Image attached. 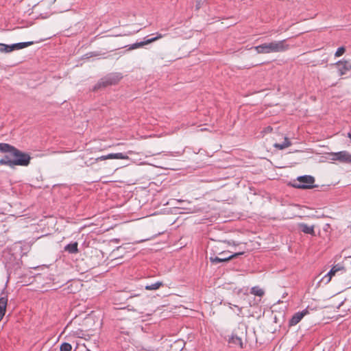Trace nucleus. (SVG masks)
Listing matches in <instances>:
<instances>
[{"label": "nucleus", "mask_w": 351, "mask_h": 351, "mask_svg": "<svg viewBox=\"0 0 351 351\" xmlns=\"http://www.w3.org/2000/svg\"><path fill=\"white\" fill-rule=\"evenodd\" d=\"M330 156L332 160H338L343 163H351V154L347 151L332 152Z\"/></svg>", "instance_id": "nucleus-6"}, {"label": "nucleus", "mask_w": 351, "mask_h": 351, "mask_svg": "<svg viewBox=\"0 0 351 351\" xmlns=\"http://www.w3.org/2000/svg\"><path fill=\"white\" fill-rule=\"evenodd\" d=\"M250 293L254 295H257V296H263L265 293L263 289H261L259 287H253L251 290H250Z\"/></svg>", "instance_id": "nucleus-19"}, {"label": "nucleus", "mask_w": 351, "mask_h": 351, "mask_svg": "<svg viewBox=\"0 0 351 351\" xmlns=\"http://www.w3.org/2000/svg\"><path fill=\"white\" fill-rule=\"evenodd\" d=\"M93 56H96V54H93V53H91L90 56V57H93Z\"/></svg>", "instance_id": "nucleus-28"}, {"label": "nucleus", "mask_w": 351, "mask_h": 351, "mask_svg": "<svg viewBox=\"0 0 351 351\" xmlns=\"http://www.w3.org/2000/svg\"><path fill=\"white\" fill-rule=\"evenodd\" d=\"M107 159H108V154L107 155H104V156H99V157L97 158L96 160L97 161L105 160H107Z\"/></svg>", "instance_id": "nucleus-25"}, {"label": "nucleus", "mask_w": 351, "mask_h": 351, "mask_svg": "<svg viewBox=\"0 0 351 351\" xmlns=\"http://www.w3.org/2000/svg\"><path fill=\"white\" fill-rule=\"evenodd\" d=\"M71 349H72L71 345L66 342L62 343L60 347V351H71Z\"/></svg>", "instance_id": "nucleus-22"}, {"label": "nucleus", "mask_w": 351, "mask_h": 351, "mask_svg": "<svg viewBox=\"0 0 351 351\" xmlns=\"http://www.w3.org/2000/svg\"><path fill=\"white\" fill-rule=\"evenodd\" d=\"M335 64L338 67L339 75L341 76L346 75L348 71L351 70V62L348 60H339L335 63Z\"/></svg>", "instance_id": "nucleus-9"}, {"label": "nucleus", "mask_w": 351, "mask_h": 351, "mask_svg": "<svg viewBox=\"0 0 351 351\" xmlns=\"http://www.w3.org/2000/svg\"><path fill=\"white\" fill-rule=\"evenodd\" d=\"M307 314H308V311L307 308H305L304 310H302V311H299V312H297L295 313L292 317L291 318L289 319V325L290 326H295L296 324H298L301 320Z\"/></svg>", "instance_id": "nucleus-10"}, {"label": "nucleus", "mask_w": 351, "mask_h": 351, "mask_svg": "<svg viewBox=\"0 0 351 351\" xmlns=\"http://www.w3.org/2000/svg\"><path fill=\"white\" fill-rule=\"evenodd\" d=\"M289 49V45L286 40L265 43L262 45L254 47V49L258 53H270L283 52Z\"/></svg>", "instance_id": "nucleus-2"}, {"label": "nucleus", "mask_w": 351, "mask_h": 351, "mask_svg": "<svg viewBox=\"0 0 351 351\" xmlns=\"http://www.w3.org/2000/svg\"><path fill=\"white\" fill-rule=\"evenodd\" d=\"M234 306H235V307H237V308H238V309H239V312H241V308H240V307H239V306H236V305H234Z\"/></svg>", "instance_id": "nucleus-27"}, {"label": "nucleus", "mask_w": 351, "mask_h": 351, "mask_svg": "<svg viewBox=\"0 0 351 351\" xmlns=\"http://www.w3.org/2000/svg\"><path fill=\"white\" fill-rule=\"evenodd\" d=\"M0 165H5L13 169L12 159L9 155H5L2 158L0 159Z\"/></svg>", "instance_id": "nucleus-16"}, {"label": "nucleus", "mask_w": 351, "mask_h": 351, "mask_svg": "<svg viewBox=\"0 0 351 351\" xmlns=\"http://www.w3.org/2000/svg\"><path fill=\"white\" fill-rule=\"evenodd\" d=\"M162 285V283L161 282H156L154 283H152L151 285H147L145 286L146 290H157Z\"/></svg>", "instance_id": "nucleus-21"}, {"label": "nucleus", "mask_w": 351, "mask_h": 351, "mask_svg": "<svg viewBox=\"0 0 351 351\" xmlns=\"http://www.w3.org/2000/svg\"><path fill=\"white\" fill-rule=\"evenodd\" d=\"M8 304V297L1 296L0 297V322L3 319L5 313L6 306Z\"/></svg>", "instance_id": "nucleus-12"}, {"label": "nucleus", "mask_w": 351, "mask_h": 351, "mask_svg": "<svg viewBox=\"0 0 351 351\" xmlns=\"http://www.w3.org/2000/svg\"><path fill=\"white\" fill-rule=\"evenodd\" d=\"M0 152L3 154H10L14 157L12 159V167H27L30 164L32 157L28 153L23 152L13 145L5 143H0Z\"/></svg>", "instance_id": "nucleus-1"}, {"label": "nucleus", "mask_w": 351, "mask_h": 351, "mask_svg": "<svg viewBox=\"0 0 351 351\" xmlns=\"http://www.w3.org/2000/svg\"><path fill=\"white\" fill-rule=\"evenodd\" d=\"M243 252H236L230 254L229 251H223L219 253V256H210L209 259L212 263L217 264L219 263L227 262L234 258H237L240 255H242Z\"/></svg>", "instance_id": "nucleus-4"}, {"label": "nucleus", "mask_w": 351, "mask_h": 351, "mask_svg": "<svg viewBox=\"0 0 351 351\" xmlns=\"http://www.w3.org/2000/svg\"><path fill=\"white\" fill-rule=\"evenodd\" d=\"M228 342L230 344H232V346H238L240 348H243V341L241 337L232 335L231 337H229L228 339Z\"/></svg>", "instance_id": "nucleus-13"}, {"label": "nucleus", "mask_w": 351, "mask_h": 351, "mask_svg": "<svg viewBox=\"0 0 351 351\" xmlns=\"http://www.w3.org/2000/svg\"><path fill=\"white\" fill-rule=\"evenodd\" d=\"M331 276L326 277V274L323 277L322 280L325 281L326 283H328L330 281Z\"/></svg>", "instance_id": "nucleus-26"}, {"label": "nucleus", "mask_w": 351, "mask_h": 351, "mask_svg": "<svg viewBox=\"0 0 351 351\" xmlns=\"http://www.w3.org/2000/svg\"><path fill=\"white\" fill-rule=\"evenodd\" d=\"M315 178L311 176L304 175L299 176L293 184L297 189H311L314 187Z\"/></svg>", "instance_id": "nucleus-5"}, {"label": "nucleus", "mask_w": 351, "mask_h": 351, "mask_svg": "<svg viewBox=\"0 0 351 351\" xmlns=\"http://www.w3.org/2000/svg\"><path fill=\"white\" fill-rule=\"evenodd\" d=\"M78 244L77 242H73L67 244L64 247V250L70 254H76L78 252Z\"/></svg>", "instance_id": "nucleus-14"}, {"label": "nucleus", "mask_w": 351, "mask_h": 351, "mask_svg": "<svg viewBox=\"0 0 351 351\" xmlns=\"http://www.w3.org/2000/svg\"><path fill=\"white\" fill-rule=\"evenodd\" d=\"M162 37H163L162 34L157 33L156 37L147 39L146 40H144V41L136 42V43H133L132 45H129L128 46V49L129 50L136 49L137 48L143 47L145 45H147V44H149L151 43H153V42H154V41H156V40H158L160 38H162Z\"/></svg>", "instance_id": "nucleus-8"}, {"label": "nucleus", "mask_w": 351, "mask_h": 351, "mask_svg": "<svg viewBox=\"0 0 351 351\" xmlns=\"http://www.w3.org/2000/svg\"><path fill=\"white\" fill-rule=\"evenodd\" d=\"M14 51L12 47V45H6L4 43H0V51L3 53H9Z\"/></svg>", "instance_id": "nucleus-20"}, {"label": "nucleus", "mask_w": 351, "mask_h": 351, "mask_svg": "<svg viewBox=\"0 0 351 351\" xmlns=\"http://www.w3.org/2000/svg\"><path fill=\"white\" fill-rule=\"evenodd\" d=\"M122 78V75L119 73H112L101 78L95 85L93 90H97L101 88H106L108 86L117 84Z\"/></svg>", "instance_id": "nucleus-3"}, {"label": "nucleus", "mask_w": 351, "mask_h": 351, "mask_svg": "<svg viewBox=\"0 0 351 351\" xmlns=\"http://www.w3.org/2000/svg\"><path fill=\"white\" fill-rule=\"evenodd\" d=\"M346 51V49L344 47H340L337 49V50L336 51L335 53V57H340L341 56H342Z\"/></svg>", "instance_id": "nucleus-23"}, {"label": "nucleus", "mask_w": 351, "mask_h": 351, "mask_svg": "<svg viewBox=\"0 0 351 351\" xmlns=\"http://www.w3.org/2000/svg\"><path fill=\"white\" fill-rule=\"evenodd\" d=\"M33 44V42H22V43H18L12 45V49L14 50H19L23 48H25L27 47H29Z\"/></svg>", "instance_id": "nucleus-15"}, {"label": "nucleus", "mask_w": 351, "mask_h": 351, "mask_svg": "<svg viewBox=\"0 0 351 351\" xmlns=\"http://www.w3.org/2000/svg\"><path fill=\"white\" fill-rule=\"evenodd\" d=\"M3 257L5 267L8 269L16 268L19 266V261H16V257L11 254L10 252H3Z\"/></svg>", "instance_id": "nucleus-7"}, {"label": "nucleus", "mask_w": 351, "mask_h": 351, "mask_svg": "<svg viewBox=\"0 0 351 351\" xmlns=\"http://www.w3.org/2000/svg\"><path fill=\"white\" fill-rule=\"evenodd\" d=\"M291 145V143L287 137L285 138V140L282 143H276L274 147L278 148L279 149H284Z\"/></svg>", "instance_id": "nucleus-17"}, {"label": "nucleus", "mask_w": 351, "mask_h": 351, "mask_svg": "<svg viewBox=\"0 0 351 351\" xmlns=\"http://www.w3.org/2000/svg\"><path fill=\"white\" fill-rule=\"evenodd\" d=\"M339 267L337 268V266L333 267L326 274V277L332 276L335 275V274L339 270Z\"/></svg>", "instance_id": "nucleus-24"}, {"label": "nucleus", "mask_w": 351, "mask_h": 351, "mask_svg": "<svg viewBox=\"0 0 351 351\" xmlns=\"http://www.w3.org/2000/svg\"><path fill=\"white\" fill-rule=\"evenodd\" d=\"M299 228L302 232L315 236L314 226H308L304 223H299Z\"/></svg>", "instance_id": "nucleus-11"}, {"label": "nucleus", "mask_w": 351, "mask_h": 351, "mask_svg": "<svg viewBox=\"0 0 351 351\" xmlns=\"http://www.w3.org/2000/svg\"><path fill=\"white\" fill-rule=\"evenodd\" d=\"M108 159H128V156L123 153L108 154Z\"/></svg>", "instance_id": "nucleus-18"}]
</instances>
